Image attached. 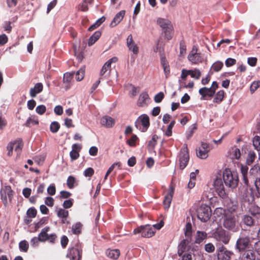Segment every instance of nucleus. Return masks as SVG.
<instances>
[{"mask_svg": "<svg viewBox=\"0 0 260 260\" xmlns=\"http://www.w3.org/2000/svg\"><path fill=\"white\" fill-rule=\"evenodd\" d=\"M232 205L227 203V208L230 214L226 215L223 220V226L225 229L233 232H236L239 230L238 218L237 216L232 214V212L235 211L237 209V205L236 203H231Z\"/></svg>", "mask_w": 260, "mask_h": 260, "instance_id": "obj_1", "label": "nucleus"}, {"mask_svg": "<svg viewBox=\"0 0 260 260\" xmlns=\"http://www.w3.org/2000/svg\"><path fill=\"white\" fill-rule=\"evenodd\" d=\"M222 178L224 182L227 186L234 188L236 187L239 182L238 173L235 171H232L229 169H226L223 172Z\"/></svg>", "mask_w": 260, "mask_h": 260, "instance_id": "obj_2", "label": "nucleus"}, {"mask_svg": "<svg viewBox=\"0 0 260 260\" xmlns=\"http://www.w3.org/2000/svg\"><path fill=\"white\" fill-rule=\"evenodd\" d=\"M252 240L253 239L249 236H240L236 243V249L239 252L242 253L252 248Z\"/></svg>", "mask_w": 260, "mask_h": 260, "instance_id": "obj_3", "label": "nucleus"}, {"mask_svg": "<svg viewBox=\"0 0 260 260\" xmlns=\"http://www.w3.org/2000/svg\"><path fill=\"white\" fill-rule=\"evenodd\" d=\"M198 218L202 222H206L209 220L211 215V210L209 206L203 204L198 209Z\"/></svg>", "mask_w": 260, "mask_h": 260, "instance_id": "obj_4", "label": "nucleus"}, {"mask_svg": "<svg viewBox=\"0 0 260 260\" xmlns=\"http://www.w3.org/2000/svg\"><path fill=\"white\" fill-rule=\"evenodd\" d=\"M150 125L149 118L146 114L140 115L135 122V126L137 128L142 132H146Z\"/></svg>", "mask_w": 260, "mask_h": 260, "instance_id": "obj_5", "label": "nucleus"}, {"mask_svg": "<svg viewBox=\"0 0 260 260\" xmlns=\"http://www.w3.org/2000/svg\"><path fill=\"white\" fill-rule=\"evenodd\" d=\"M23 147V143L22 139L21 138H17L15 141L10 142L7 146L8 155L10 156L12 155L13 149H15L17 154H20Z\"/></svg>", "mask_w": 260, "mask_h": 260, "instance_id": "obj_6", "label": "nucleus"}, {"mask_svg": "<svg viewBox=\"0 0 260 260\" xmlns=\"http://www.w3.org/2000/svg\"><path fill=\"white\" fill-rule=\"evenodd\" d=\"M214 238L218 241L227 244L231 239L228 232L222 228H218L213 234Z\"/></svg>", "mask_w": 260, "mask_h": 260, "instance_id": "obj_7", "label": "nucleus"}, {"mask_svg": "<svg viewBox=\"0 0 260 260\" xmlns=\"http://www.w3.org/2000/svg\"><path fill=\"white\" fill-rule=\"evenodd\" d=\"M189 159V156L188 152V149L187 145H185L181 149L179 156V167L180 169L183 170L186 167Z\"/></svg>", "mask_w": 260, "mask_h": 260, "instance_id": "obj_8", "label": "nucleus"}, {"mask_svg": "<svg viewBox=\"0 0 260 260\" xmlns=\"http://www.w3.org/2000/svg\"><path fill=\"white\" fill-rule=\"evenodd\" d=\"M214 189L219 196L222 199L226 197V193L224 190V186L223 183V178L221 177H217L214 181Z\"/></svg>", "mask_w": 260, "mask_h": 260, "instance_id": "obj_9", "label": "nucleus"}, {"mask_svg": "<svg viewBox=\"0 0 260 260\" xmlns=\"http://www.w3.org/2000/svg\"><path fill=\"white\" fill-rule=\"evenodd\" d=\"M188 59L194 64H198L203 61V57L201 53L198 52V48L196 46L192 47V50L188 55Z\"/></svg>", "mask_w": 260, "mask_h": 260, "instance_id": "obj_10", "label": "nucleus"}, {"mask_svg": "<svg viewBox=\"0 0 260 260\" xmlns=\"http://www.w3.org/2000/svg\"><path fill=\"white\" fill-rule=\"evenodd\" d=\"M218 260H230L234 253L227 249L223 245L220 246L217 250Z\"/></svg>", "mask_w": 260, "mask_h": 260, "instance_id": "obj_11", "label": "nucleus"}, {"mask_svg": "<svg viewBox=\"0 0 260 260\" xmlns=\"http://www.w3.org/2000/svg\"><path fill=\"white\" fill-rule=\"evenodd\" d=\"M50 229L49 227L45 228L42 230V232L39 234L38 237V240L41 242H44L47 240L50 242L53 243L56 238L55 234H51L48 235L47 232Z\"/></svg>", "mask_w": 260, "mask_h": 260, "instance_id": "obj_12", "label": "nucleus"}, {"mask_svg": "<svg viewBox=\"0 0 260 260\" xmlns=\"http://www.w3.org/2000/svg\"><path fill=\"white\" fill-rule=\"evenodd\" d=\"M209 151V145L206 143L202 142L201 147L197 150V155L201 159H206L208 156Z\"/></svg>", "mask_w": 260, "mask_h": 260, "instance_id": "obj_13", "label": "nucleus"}, {"mask_svg": "<svg viewBox=\"0 0 260 260\" xmlns=\"http://www.w3.org/2000/svg\"><path fill=\"white\" fill-rule=\"evenodd\" d=\"M2 199L7 201V198L11 201L13 196V191L9 185L6 186L1 190Z\"/></svg>", "mask_w": 260, "mask_h": 260, "instance_id": "obj_14", "label": "nucleus"}, {"mask_svg": "<svg viewBox=\"0 0 260 260\" xmlns=\"http://www.w3.org/2000/svg\"><path fill=\"white\" fill-rule=\"evenodd\" d=\"M82 250L78 248H72L67 255L70 260H80L81 258Z\"/></svg>", "mask_w": 260, "mask_h": 260, "instance_id": "obj_15", "label": "nucleus"}, {"mask_svg": "<svg viewBox=\"0 0 260 260\" xmlns=\"http://www.w3.org/2000/svg\"><path fill=\"white\" fill-rule=\"evenodd\" d=\"M141 229H142V237H143L150 238L153 236L155 233L153 228L149 224L141 225Z\"/></svg>", "mask_w": 260, "mask_h": 260, "instance_id": "obj_16", "label": "nucleus"}, {"mask_svg": "<svg viewBox=\"0 0 260 260\" xmlns=\"http://www.w3.org/2000/svg\"><path fill=\"white\" fill-rule=\"evenodd\" d=\"M190 240L191 239H190L186 238L180 242L178 245V254L179 256H181L183 253L187 250Z\"/></svg>", "mask_w": 260, "mask_h": 260, "instance_id": "obj_17", "label": "nucleus"}, {"mask_svg": "<svg viewBox=\"0 0 260 260\" xmlns=\"http://www.w3.org/2000/svg\"><path fill=\"white\" fill-rule=\"evenodd\" d=\"M127 46L130 51H133L135 54H138L139 52V48L137 45L133 41V37L132 35L128 36L127 38Z\"/></svg>", "mask_w": 260, "mask_h": 260, "instance_id": "obj_18", "label": "nucleus"}, {"mask_svg": "<svg viewBox=\"0 0 260 260\" xmlns=\"http://www.w3.org/2000/svg\"><path fill=\"white\" fill-rule=\"evenodd\" d=\"M72 150L70 153V155L72 160L77 159L79 157V151L81 149V145L74 144L72 147Z\"/></svg>", "mask_w": 260, "mask_h": 260, "instance_id": "obj_19", "label": "nucleus"}, {"mask_svg": "<svg viewBox=\"0 0 260 260\" xmlns=\"http://www.w3.org/2000/svg\"><path fill=\"white\" fill-rule=\"evenodd\" d=\"M101 124L106 127H112L115 124V121L113 118L109 116H103L101 119Z\"/></svg>", "mask_w": 260, "mask_h": 260, "instance_id": "obj_20", "label": "nucleus"}, {"mask_svg": "<svg viewBox=\"0 0 260 260\" xmlns=\"http://www.w3.org/2000/svg\"><path fill=\"white\" fill-rule=\"evenodd\" d=\"M199 92L202 95V99H205L207 96L212 97L215 94L214 91L210 88L206 87L200 89Z\"/></svg>", "mask_w": 260, "mask_h": 260, "instance_id": "obj_21", "label": "nucleus"}, {"mask_svg": "<svg viewBox=\"0 0 260 260\" xmlns=\"http://www.w3.org/2000/svg\"><path fill=\"white\" fill-rule=\"evenodd\" d=\"M149 100V95L146 92L141 93L138 100L137 105L139 107H144L147 105Z\"/></svg>", "mask_w": 260, "mask_h": 260, "instance_id": "obj_22", "label": "nucleus"}, {"mask_svg": "<svg viewBox=\"0 0 260 260\" xmlns=\"http://www.w3.org/2000/svg\"><path fill=\"white\" fill-rule=\"evenodd\" d=\"M125 13V11L124 10H121L119 12H118L114 17L113 20L112 21L110 26L114 27L117 25L118 23L120 22V21L122 20L124 15Z\"/></svg>", "mask_w": 260, "mask_h": 260, "instance_id": "obj_23", "label": "nucleus"}, {"mask_svg": "<svg viewBox=\"0 0 260 260\" xmlns=\"http://www.w3.org/2000/svg\"><path fill=\"white\" fill-rule=\"evenodd\" d=\"M157 24L162 28L164 30L167 28L171 29V26H172L171 22L170 20L164 18H159L157 20Z\"/></svg>", "mask_w": 260, "mask_h": 260, "instance_id": "obj_24", "label": "nucleus"}, {"mask_svg": "<svg viewBox=\"0 0 260 260\" xmlns=\"http://www.w3.org/2000/svg\"><path fill=\"white\" fill-rule=\"evenodd\" d=\"M74 75V72L66 73L63 75V83L67 84L65 86L66 89L70 88V83L72 80Z\"/></svg>", "mask_w": 260, "mask_h": 260, "instance_id": "obj_25", "label": "nucleus"}, {"mask_svg": "<svg viewBox=\"0 0 260 260\" xmlns=\"http://www.w3.org/2000/svg\"><path fill=\"white\" fill-rule=\"evenodd\" d=\"M207 238V234L204 231H197L196 236L195 243L200 244Z\"/></svg>", "mask_w": 260, "mask_h": 260, "instance_id": "obj_26", "label": "nucleus"}, {"mask_svg": "<svg viewBox=\"0 0 260 260\" xmlns=\"http://www.w3.org/2000/svg\"><path fill=\"white\" fill-rule=\"evenodd\" d=\"M161 64L163 67L164 71L165 74L166 78L168 77L169 75L170 70V68L168 65V62H167L165 57L161 56L160 57Z\"/></svg>", "mask_w": 260, "mask_h": 260, "instance_id": "obj_27", "label": "nucleus"}, {"mask_svg": "<svg viewBox=\"0 0 260 260\" xmlns=\"http://www.w3.org/2000/svg\"><path fill=\"white\" fill-rule=\"evenodd\" d=\"M242 255V257L244 260H254L255 255L254 252L252 250L248 249L244 251Z\"/></svg>", "mask_w": 260, "mask_h": 260, "instance_id": "obj_28", "label": "nucleus"}, {"mask_svg": "<svg viewBox=\"0 0 260 260\" xmlns=\"http://www.w3.org/2000/svg\"><path fill=\"white\" fill-rule=\"evenodd\" d=\"M107 255L112 259H117L120 255V251L118 249H108L106 251Z\"/></svg>", "mask_w": 260, "mask_h": 260, "instance_id": "obj_29", "label": "nucleus"}, {"mask_svg": "<svg viewBox=\"0 0 260 260\" xmlns=\"http://www.w3.org/2000/svg\"><path fill=\"white\" fill-rule=\"evenodd\" d=\"M101 32L99 31H95L89 39L88 45H92L101 37Z\"/></svg>", "mask_w": 260, "mask_h": 260, "instance_id": "obj_30", "label": "nucleus"}, {"mask_svg": "<svg viewBox=\"0 0 260 260\" xmlns=\"http://www.w3.org/2000/svg\"><path fill=\"white\" fill-rule=\"evenodd\" d=\"M242 221L244 224L249 226L253 225L254 223L253 219L252 217L248 215H244L242 216Z\"/></svg>", "mask_w": 260, "mask_h": 260, "instance_id": "obj_31", "label": "nucleus"}, {"mask_svg": "<svg viewBox=\"0 0 260 260\" xmlns=\"http://www.w3.org/2000/svg\"><path fill=\"white\" fill-rule=\"evenodd\" d=\"M32 219V207L29 208L26 212V216L24 217V222L26 225H29Z\"/></svg>", "mask_w": 260, "mask_h": 260, "instance_id": "obj_32", "label": "nucleus"}, {"mask_svg": "<svg viewBox=\"0 0 260 260\" xmlns=\"http://www.w3.org/2000/svg\"><path fill=\"white\" fill-rule=\"evenodd\" d=\"M248 168L246 166L242 165L241 167V171L243 175V181L245 184L248 185V179L247 177Z\"/></svg>", "mask_w": 260, "mask_h": 260, "instance_id": "obj_33", "label": "nucleus"}, {"mask_svg": "<svg viewBox=\"0 0 260 260\" xmlns=\"http://www.w3.org/2000/svg\"><path fill=\"white\" fill-rule=\"evenodd\" d=\"M67 184L68 187L70 189L73 188L78 185L76 178L72 176H70L68 177Z\"/></svg>", "mask_w": 260, "mask_h": 260, "instance_id": "obj_34", "label": "nucleus"}, {"mask_svg": "<svg viewBox=\"0 0 260 260\" xmlns=\"http://www.w3.org/2000/svg\"><path fill=\"white\" fill-rule=\"evenodd\" d=\"M184 234L186 238L191 239L192 234V225L190 222H187L184 229Z\"/></svg>", "mask_w": 260, "mask_h": 260, "instance_id": "obj_35", "label": "nucleus"}, {"mask_svg": "<svg viewBox=\"0 0 260 260\" xmlns=\"http://www.w3.org/2000/svg\"><path fill=\"white\" fill-rule=\"evenodd\" d=\"M43 85L42 83H37L35 84L33 88V96L34 98L36 96L38 93H40L43 91Z\"/></svg>", "mask_w": 260, "mask_h": 260, "instance_id": "obj_36", "label": "nucleus"}, {"mask_svg": "<svg viewBox=\"0 0 260 260\" xmlns=\"http://www.w3.org/2000/svg\"><path fill=\"white\" fill-rule=\"evenodd\" d=\"M256 157V154L254 152L250 151L246 158V164L248 165H251L254 161Z\"/></svg>", "mask_w": 260, "mask_h": 260, "instance_id": "obj_37", "label": "nucleus"}, {"mask_svg": "<svg viewBox=\"0 0 260 260\" xmlns=\"http://www.w3.org/2000/svg\"><path fill=\"white\" fill-rule=\"evenodd\" d=\"M82 224L78 222L73 224L72 227V231L74 234H79L82 230Z\"/></svg>", "mask_w": 260, "mask_h": 260, "instance_id": "obj_38", "label": "nucleus"}, {"mask_svg": "<svg viewBox=\"0 0 260 260\" xmlns=\"http://www.w3.org/2000/svg\"><path fill=\"white\" fill-rule=\"evenodd\" d=\"M106 18L105 17L103 16L101 18H99L94 24L91 25L89 28L88 30L92 31L95 28H96L98 26H99L102 23H103Z\"/></svg>", "mask_w": 260, "mask_h": 260, "instance_id": "obj_39", "label": "nucleus"}, {"mask_svg": "<svg viewBox=\"0 0 260 260\" xmlns=\"http://www.w3.org/2000/svg\"><path fill=\"white\" fill-rule=\"evenodd\" d=\"M224 92L221 90L218 91L215 94V96L213 100V102L216 103H220L223 100L224 98Z\"/></svg>", "mask_w": 260, "mask_h": 260, "instance_id": "obj_40", "label": "nucleus"}, {"mask_svg": "<svg viewBox=\"0 0 260 260\" xmlns=\"http://www.w3.org/2000/svg\"><path fill=\"white\" fill-rule=\"evenodd\" d=\"M229 213H228L225 209L222 208H216L214 210V214L218 217H225L226 215H228Z\"/></svg>", "mask_w": 260, "mask_h": 260, "instance_id": "obj_41", "label": "nucleus"}, {"mask_svg": "<svg viewBox=\"0 0 260 260\" xmlns=\"http://www.w3.org/2000/svg\"><path fill=\"white\" fill-rule=\"evenodd\" d=\"M241 153L240 150L238 148H233L231 153V157L232 159H239L240 158Z\"/></svg>", "mask_w": 260, "mask_h": 260, "instance_id": "obj_42", "label": "nucleus"}, {"mask_svg": "<svg viewBox=\"0 0 260 260\" xmlns=\"http://www.w3.org/2000/svg\"><path fill=\"white\" fill-rule=\"evenodd\" d=\"M189 75L193 78L199 79L201 76V73L199 70L196 69L189 70Z\"/></svg>", "mask_w": 260, "mask_h": 260, "instance_id": "obj_43", "label": "nucleus"}, {"mask_svg": "<svg viewBox=\"0 0 260 260\" xmlns=\"http://www.w3.org/2000/svg\"><path fill=\"white\" fill-rule=\"evenodd\" d=\"M56 212L58 217L59 218H66L69 215L68 211L62 208L57 209Z\"/></svg>", "mask_w": 260, "mask_h": 260, "instance_id": "obj_44", "label": "nucleus"}, {"mask_svg": "<svg viewBox=\"0 0 260 260\" xmlns=\"http://www.w3.org/2000/svg\"><path fill=\"white\" fill-rule=\"evenodd\" d=\"M85 73V68H81L80 70H79L76 74V79L77 81H81L84 77Z\"/></svg>", "mask_w": 260, "mask_h": 260, "instance_id": "obj_45", "label": "nucleus"}, {"mask_svg": "<svg viewBox=\"0 0 260 260\" xmlns=\"http://www.w3.org/2000/svg\"><path fill=\"white\" fill-rule=\"evenodd\" d=\"M223 66V63L220 61L215 62L212 66L211 68L215 72L219 71Z\"/></svg>", "mask_w": 260, "mask_h": 260, "instance_id": "obj_46", "label": "nucleus"}, {"mask_svg": "<svg viewBox=\"0 0 260 260\" xmlns=\"http://www.w3.org/2000/svg\"><path fill=\"white\" fill-rule=\"evenodd\" d=\"M19 249L21 251L23 252H26L29 247V245L28 242L25 241H22L19 244Z\"/></svg>", "mask_w": 260, "mask_h": 260, "instance_id": "obj_47", "label": "nucleus"}, {"mask_svg": "<svg viewBox=\"0 0 260 260\" xmlns=\"http://www.w3.org/2000/svg\"><path fill=\"white\" fill-rule=\"evenodd\" d=\"M253 145L257 151L260 150V137L255 136L253 139Z\"/></svg>", "mask_w": 260, "mask_h": 260, "instance_id": "obj_48", "label": "nucleus"}, {"mask_svg": "<svg viewBox=\"0 0 260 260\" xmlns=\"http://www.w3.org/2000/svg\"><path fill=\"white\" fill-rule=\"evenodd\" d=\"M59 127L60 125L58 122L53 121L50 124V129L52 133H55L58 131Z\"/></svg>", "mask_w": 260, "mask_h": 260, "instance_id": "obj_49", "label": "nucleus"}, {"mask_svg": "<svg viewBox=\"0 0 260 260\" xmlns=\"http://www.w3.org/2000/svg\"><path fill=\"white\" fill-rule=\"evenodd\" d=\"M173 31V26H171L170 30L169 28H167L166 29L163 31L164 33L165 34V37L167 38V40H169L172 39Z\"/></svg>", "mask_w": 260, "mask_h": 260, "instance_id": "obj_50", "label": "nucleus"}, {"mask_svg": "<svg viewBox=\"0 0 260 260\" xmlns=\"http://www.w3.org/2000/svg\"><path fill=\"white\" fill-rule=\"evenodd\" d=\"M45 155L42 154L36 156L34 159L35 162H36L37 164H38V165H41L43 163L45 160Z\"/></svg>", "mask_w": 260, "mask_h": 260, "instance_id": "obj_51", "label": "nucleus"}, {"mask_svg": "<svg viewBox=\"0 0 260 260\" xmlns=\"http://www.w3.org/2000/svg\"><path fill=\"white\" fill-rule=\"evenodd\" d=\"M249 211L253 215H260V208L257 206H252Z\"/></svg>", "mask_w": 260, "mask_h": 260, "instance_id": "obj_52", "label": "nucleus"}, {"mask_svg": "<svg viewBox=\"0 0 260 260\" xmlns=\"http://www.w3.org/2000/svg\"><path fill=\"white\" fill-rule=\"evenodd\" d=\"M111 66H110L109 62H106L104 66H103L100 75H104L110 68Z\"/></svg>", "mask_w": 260, "mask_h": 260, "instance_id": "obj_53", "label": "nucleus"}, {"mask_svg": "<svg viewBox=\"0 0 260 260\" xmlns=\"http://www.w3.org/2000/svg\"><path fill=\"white\" fill-rule=\"evenodd\" d=\"M255 186L257 191L256 196L258 198L260 197V178H256L254 181Z\"/></svg>", "mask_w": 260, "mask_h": 260, "instance_id": "obj_54", "label": "nucleus"}, {"mask_svg": "<svg viewBox=\"0 0 260 260\" xmlns=\"http://www.w3.org/2000/svg\"><path fill=\"white\" fill-rule=\"evenodd\" d=\"M205 250L209 253H211L215 250V247L213 244L209 243L205 245Z\"/></svg>", "mask_w": 260, "mask_h": 260, "instance_id": "obj_55", "label": "nucleus"}, {"mask_svg": "<svg viewBox=\"0 0 260 260\" xmlns=\"http://www.w3.org/2000/svg\"><path fill=\"white\" fill-rule=\"evenodd\" d=\"M172 200V198L165 196L164 200V205L165 209H168L169 208Z\"/></svg>", "mask_w": 260, "mask_h": 260, "instance_id": "obj_56", "label": "nucleus"}, {"mask_svg": "<svg viewBox=\"0 0 260 260\" xmlns=\"http://www.w3.org/2000/svg\"><path fill=\"white\" fill-rule=\"evenodd\" d=\"M236 63V60L232 58H228L225 61V66L230 67L235 65Z\"/></svg>", "mask_w": 260, "mask_h": 260, "instance_id": "obj_57", "label": "nucleus"}, {"mask_svg": "<svg viewBox=\"0 0 260 260\" xmlns=\"http://www.w3.org/2000/svg\"><path fill=\"white\" fill-rule=\"evenodd\" d=\"M260 81H254L250 86V90L252 93H253L259 86Z\"/></svg>", "mask_w": 260, "mask_h": 260, "instance_id": "obj_58", "label": "nucleus"}, {"mask_svg": "<svg viewBox=\"0 0 260 260\" xmlns=\"http://www.w3.org/2000/svg\"><path fill=\"white\" fill-rule=\"evenodd\" d=\"M164 98V94L162 92H160L154 96V100L156 103H160Z\"/></svg>", "mask_w": 260, "mask_h": 260, "instance_id": "obj_59", "label": "nucleus"}, {"mask_svg": "<svg viewBox=\"0 0 260 260\" xmlns=\"http://www.w3.org/2000/svg\"><path fill=\"white\" fill-rule=\"evenodd\" d=\"M138 137H137V136L133 135L130 139L127 140V143L130 146H134L135 145V143Z\"/></svg>", "mask_w": 260, "mask_h": 260, "instance_id": "obj_60", "label": "nucleus"}, {"mask_svg": "<svg viewBox=\"0 0 260 260\" xmlns=\"http://www.w3.org/2000/svg\"><path fill=\"white\" fill-rule=\"evenodd\" d=\"M56 188L54 184L50 185L47 188V192L50 195L53 196L55 194Z\"/></svg>", "mask_w": 260, "mask_h": 260, "instance_id": "obj_61", "label": "nucleus"}, {"mask_svg": "<svg viewBox=\"0 0 260 260\" xmlns=\"http://www.w3.org/2000/svg\"><path fill=\"white\" fill-rule=\"evenodd\" d=\"M46 107L44 105H40L36 108V111L39 114H43L46 111Z\"/></svg>", "mask_w": 260, "mask_h": 260, "instance_id": "obj_62", "label": "nucleus"}, {"mask_svg": "<svg viewBox=\"0 0 260 260\" xmlns=\"http://www.w3.org/2000/svg\"><path fill=\"white\" fill-rule=\"evenodd\" d=\"M8 39L5 34L0 35V45L3 46L6 44L8 42Z\"/></svg>", "mask_w": 260, "mask_h": 260, "instance_id": "obj_63", "label": "nucleus"}, {"mask_svg": "<svg viewBox=\"0 0 260 260\" xmlns=\"http://www.w3.org/2000/svg\"><path fill=\"white\" fill-rule=\"evenodd\" d=\"M248 63L251 67H254L257 62V58L256 57H249L247 59Z\"/></svg>", "mask_w": 260, "mask_h": 260, "instance_id": "obj_64", "label": "nucleus"}]
</instances>
